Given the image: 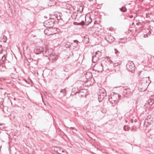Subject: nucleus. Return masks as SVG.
<instances>
[{
  "label": "nucleus",
  "mask_w": 154,
  "mask_h": 154,
  "mask_svg": "<svg viewBox=\"0 0 154 154\" xmlns=\"http://www.w3.org/2000/svg\"><path fill=\"white\" fill-rule=\"evenodd\" d=\"M119 99V94L115 93L111 94L109 98V100L112 103H116L117 101Z\"/></svg>",
  "instance_id": "1"
},
{
  "label": "nucleus",
  "mask_w": 154,
  "mask_h": 154,
  "mask_svg": "<svg viewBox=\"0 0 154 154\" xmlns=\"http://www.w3.org/2000/svg\"><path fill=\"white\" fill-rule=\"evenodd\" d=\"M126 67L127 69L129 71L133 72L134 70L135 67L133 62L129 61L127 63Z\"/></svg>",
  "instance_id": "2"
},
{
  "label": "nucleus",
  "mask_w": 154,
  "mask_h": 154,
  "mask_svg": "<svg viewBox=\"0 0 154 154\" xmlns=\"http://www.w3.org/2000/svg\"><path fill=\"white\" fill-rule=\"evenodd\" d=\"M101 52L98 51L95 52V55L92 57V61L93 63H95L99 59L101 58Z\"/></svg>",
  "instance_id": "3"
},
{
  "label": "nucleus",
  "mask_w": 154,
  "mask_h": 154,
  "mask_svg": "<svg viewBox=\"0 0 154 154\" xmlns=\"http://www.w3.org/2000/svg\"><path fill=\"white\" fill-rule=\"evenodd\" d=\"M132 92L129 88H124L122 93L124 97H129L132 94Z\"/></svg>",
  "instance_id": "4"
},
{
  "label": "nucleus",
  "mask_w": 154,
  "mask_h": 154,
  "mask_svg": "<svg viewBox=\"0 0 154 154\" xmlns=\"http://www.w3.org/2000/svg\"><path fill=\"white\" fill-rule=\"evenodd\" d=\"M54 21L53 20H49L45 21V26L47 27L51 28L54 25Z\"/></svg>",
  "instance_id": "5"
},
{
  "label": "nucleus",
  "mask_w": 154,
  "mask_h": 154,
  "mask_svg": "<svg viewBox=\"0 0 154 154\" xmlns=\"http://www.w3.org/2000/svg\"><path fill=\"white\" fill-rule=\"evenodd\" d=\"M44 51V48L41 47L37 46L35 47L34 50V52L36 54L43 53Z\"/></svg>",
  "instance_id": "6"
},
{
  "label": "nucleus",
  "mask_w": 154,
  "mask_h": 154,
  "mask_svg": "<svg viewBox=\"0 0 154 154\" xmlns=\"http://www.w3.org/2000/svg\"><path fill=\"white\" fill-rule=\"evenodd\" d=\"M48 58L50 60V62H53L57 60V56L55 53L52 52L50 56L48 57Z\"/></svg>",
  "instance_id": "7"
},
{
  "label": "nucleus",
  "mask_w": 154,
  "mask_h": 154,
  "mask_svg": "<svg viewBox=\"0 0 154 154\" xmlns=\"http://www.w3.org/2000/svg\"><path fill=\"white\" fill-rule=\"evenodd\" d=\"M52 53V50L51 49H44V51L43 52V54L44 56L48 57Z\"/></svg>",
  "instance_id": "8"
},
{
  "label": "nucleus",
  "mask_w": 154,
  "mask_h": 154,
  "mask_svg": "<svg viewBox=\"0 0 154 154\" xmlns=\"http://www.w3.org/2000/svg\"><path fill=\"white\" fill-rule=\"evenodd\" d=\"M79 42L77 40H74L73 43L69 44V47L74 49L78 46Z\"/></svg>",
  "instance_id": "9"
},
{
  "label": "nucleus",
  "mask_w": 154,
  "mask_h": 154,
  "mask_svg": "<svg viewBox=\"0 0 154 154\" xmlns=\"http://www.w3.org/2000/svg\"><path fill=\"white\" fill-rule=\"evenodd\" d=\"M86 90L85 89H83L79 90L78 93L79 94V96L80 97H83L86 96Z\"/></svg>",
  "instance_id": "10"
},
{
  "label": "nucleus",
  "mask_w": 154,
  "mask_h": 154,
  "mask_svg": "<svg viewBox=\"0 0 154 154\" xmlns=\"http://www.w3.org/2000/svg\"><path fill=\"white\" fill-rule=\"evenodd\" d=\"M95 66L98 72H102L103 70V66L102 63L96 64Z\"/></svg>",
  "instance_id": "11"
},
{
  "label": "nucleus",
  "mask_w": 154,
  "mask_h": 154,
  "mask_svg": "<svg viewBox=\"0 0 154 154\" xmlns=\"http://www.w3.org/2000/svg\"><path fill=\"white\" fill-rule=\"evenodd\" d=\"M152 122V121L151 118H149V119L147 118L145 119L144 123L145 125H146V124H149L151 125Z\"/></svg>",
  "instance_id": "12"
},
{
  "label": "nucleus",
  "mask_w": 154,
  "mask_h": 154,
  "mask_svg": "<svg viewBox=\"0 0 154 154\" xmlns=\"http://www.w3.org/2000/svg\"><path fill=\"white\" fill-rule=\"evenodd\" d=\"M103 91H104L103 90ZM101 93L102 94L100 91L98 94L100 95V98L103 99L106 96V93L104 91H101Z\"/></svg>",
  "instance_id": "13"
},
{
  "label": "nucleus",
  "mask_w": 154,
  "mask_h": 154,
  "mask_svg": "<svg viewBox=\"0 0 154 154\" xmlns=\"http://www.w3.org/2000/svg\"><path fill=\"white\" fill-rule=\"evenodd\" d=\"M154 103V100L152 99H149L147 101V103L149 106H152Z\"/></svg>",
  "instance_id": "14"
},
{
  "label": "nucleus",
  "mask_w": 154,
  "mask_h": 154,
  "mask_svg": "<svg viewBox=\"0 0 154 154\" xmlns=\"http://www.w3.org/2000/svg\"><path fill=\"white\" fill-rule=\"evenodd\" d=\"M75 90L76 89L75 88H72V92L71 94V95H73L75 94L78 93L79 90H78V89H77V91H76Z\"/></svg>",
  "instance_id": "15"
},
{
  "label": "nucleus",
  "mask_w": 154,
  "mask_h": 154,
  "mask_svg": "<svg viewBox=\"0 0 154 154\" xmlns=\"http://www.w3.org/2000/svg\"><path fill=\"white\" fill-rule=\"evenodd\" d=\"M108 39L107 40V41L109 42L114 41L115 40L114 38L111 35L109 36Z\"/></svg>",
  "instance_id": "16"
},
{
  "label": "nucleus",
  "mask_w": 154,
  "mask_h": 154,
  "mask_svg": "<svg viewBox=\"0 0 154 154\" xmlns=\"http://www.w3.org/2000/svg\"><path fill=\"white\" fill-rule=\"evenodd\" d=\"M58 153L60 154H65V151L63 150V149H59V150H57Z\"/></svg>",
  "instance_id": "17"
},
{
  "label": "nucleus",
  "mask_w": 154,
  "mask_h": 154,
  "mask_svg": "<svg viewBox=\"0 0 154 154\" xmlns=\"http://www.w3.org/2000/svg\"><path fill=\"white\" fill-rule=\"evenodd\" d=\"M137 128L135 126H133L131 128V130L132 131H136L137 130Z\"/></svg>",
  "instance_id": "18"
},
{
  "label": "nucleus",
  "mask_w": 154,
  "mask_h": 154,
  "mask_svg": "<svg viewBox=\"0 0 154 154\" xmlns=\"http://www.w3.org/2000/svg\"><path fill=\"white\" fill-rule=\"evenodd\" d=\"M77 14L76 13H73L72 15V19H75L76 17Z\"/></svg>",
  "instance_id": "19"
},
{
  "label": "nucleus",
  "mask_w": 154,
  "mask_h": 154,
  "mask_svg": "<svg viewBox=\"0 0 154 154\" xmlns=\"http://www.w3.org/2000/svg\"><path fill=\"white\" fill-rule=\"evenodd\" d=\"M124 130L125 131H128L130 129V128L128 127H127L126 125H125L124 127Z\"/></svg>",
  "instance_id": "20"
},
{
  "label": "nucleus",
  "mask_w": 154,
  "mask_h": 154,
  "mask_svg": "<svg viewBox=\"0 0 154 154\" xmlns=\"http://www.w3.org/2000/svg\"><path fill=\"white\" fill-rule=\"evenodd\" d=\"M66 90L65 88L64 89H62L60 91V92L62 93L63 95H64V94H66Z\"/></svg>",
  "instance_id": "21"
},
{
  "label": "nucleus",
  "mask_w": 154,
  "mask_h": 154,
  "mask_svg": "<svg viewBox=\"0 0 154 154\" xmlns=\"http://www.w3.org/2000/svg\"><path fill=\"white\" fill-rule=\"evenodd\" d=\"M124 8L123 7H122V8H120V10L122 12H125L127 11V9L126 8H125V10H123V9Z\"/></svg>",
  "instance_id": "22"
},
{
  "label": "nucleus",
  "mask_w": 154,
  "mask_h": 154,
  "mask_svg": "<svg viewBox=\"0 0 154 154\" xmlns=\"http://www.w3.org/2000/svg\"><path fill=\"white\" fill-rule=\"evenodd\" d=\"M88 75H89V77L90 78L92 76V75L91 73L90 72H87L86 74V77H87V76Z\"/></svg>",
  "instance_id": "23"
},
{
  "label": "nucleus",
  "mask_w": 154,
  "mask_h": 154,
  "mask_svg": "<svg viewBox=\"0 0 154 154\" xmlns=\"http://www.w3.org/2000/svg\"><path fill=\"white\" fill-rule=\"evenodd\" d=\"M84 24V21H82L81 22L79 23H78V25H83Z\"/></svg>",
  "instance_id": "24"
},
{
  "label": "nucleus",
  "mask_w": 154,
  "mask_h": 154,
  "mask_svg": "<svg viewBox=\"0 0 154 154\" xmlns=\"http://www.w3.org/2000/svg\"><path fill=\"white\" fill-rule=\"evenodd\" d=\"M3 52L2 48V46L0 45V54L2 53Z\"/></svg>",
  "instance_id": "25"
},
{
  "label": "nucleus",
  "mask_w": 154,
  "mask_h": 154,
  "mask_svg": "<svg viewBox=\"0 0 154 154\" xmlns=\"http://www.w3.org/2000/svg\"><path fill=\"white\" fill-rule=\"evenodd\" d=\"M6 58V56L5 55H3L2 57V60L3 61L4 60H5V58Z\"/></svg>",
  "instance_id": "26"
},
{
  "label": "nucleus",
  "mask_w": 154,
  "mask_h": 154,
  "mask_svg": "<svg viewBox=\"0 0 154 154\" xmlns=\"http://www.w3.org/2000/svg\"><path fill=\"white\" fill-rule=\"evenodd\" d=\"M47 31H48V30H47L45 29L44 30V32L45 33L46 35H49V34H47Z\"/></svg>",
  "instance_id": "27"
},
{
  "label": "nucleus",
  "mask_w": 154,
  "mask_h": 154,
  "mask_svg": "<svg viewBox=\"0 0 154 154\" xmlns=\"http://www.w3.org/2000/svg\"><path fill=\"white\" fill-rule=\"evenodd\" d=\"M114 51H115V53L116 54H117V53L119 52V51L116 49H115Z\"/></svg>",
  "instance_id": "28"
},
{
  "label": "nucleus",
  "mask_w": 154,
  "mask_h": 154,
  "mask_svg": "<svg viewBox=\"0 0 154 154\" xmlns=\"http://www.w3.org/2000/svg\"><path fill=\"white\" fill-rule=\"evenodd\" d=\"M81 9L83 11V8L82 7V6H80V9Z\"/></svg>",
  "instance_id": "29"
},
{
  "label": "nucleus",
  "mask_w": 154,
  "mask_h": 154,
  "mask_svg": "<svg viewBox=\"0 0 154 154\" xmlns=\"http://www.w3.org/2000/svg\"><path fill=\"white\" fill-rule=\"evenodd\" d=\"M134 121V119H131V123H133V122Z\"/></svg>",
  "instance_id": "30"
},
{
  "label": "nucleus",
  "mask_w": 154,
  "mask_h": 154,
  "mask_svg": "<svg viewBox=\"0 0 154 154\" xmlns=\"http://www.w3.org/2000/svg\"><path fill=\"white\" fill-rule=\"evenodd\" d=\"M148 34L149 35H150L151 34V32L149 30Z\"/></svg>",
  "instance_id": "31"
},
{
  "label": "nucleus",
  "mask_w": 154,
  "mask_h": 154,
  "mask_svg": "<svg viewBox=\"0 0 154 154\" xmlns=\"http://www.w3.org/2000/svg\"><path fill=\"white\" fill-rule=\"evenodd\" d=\"M134 122H137V120L136 119H135L134 120Z\"/></svg>",
  "instance_id": "32"
},
{
  "label": "nucleus",
  "mask_w": 154,
  "mask_h": 154,
  "mask_svg": "<svg viewBox=\"0 0 154 154\" xmlns=\"http://www.w3.org/2000/svg\"><path fill=\"white\" fill-rule=\"evenodd\" d=\"M146 87H145L144 89H143V91H145L146 89Z\"/></svg>",
  "instance_id": "33"
},
{
  "label": "nucleus",
  "mask_w": 154,
  "mask_h": 154,
  "mask_svg": "<svg viewBox=\"0 0 154 154\" xmlns=\"http://www.w3.org/2000/svg\"><path fill=\"white\" fill-rule=\"evenodd\" d=\"M133 17V16L132 15V16H131L130 17V18H132Z\"/></svg>",
  "instance_id": "34"
},
{
  "label": "nucleus",
  "mask_w": 154,
  "mask_h": 154,
  "mask_svg": "<svg viewBox=\"0 0 154 154\" xmlns=\"http://www.w3.org/2000/svg\"><path fill=\"white\" fill-rule=\"evenodd\" d=\"M4 125V124H0V125Z\"/></svg>",
  "instance_id": "35"
},
{
  "label": "nucleus",
  "mask_w": 154,
  "mask_h": 154,
  "mask_svg": "<svg viewBox=\"0 0 154 154\" xmlns=\"http://www.w3.org/2000/svg\"><path fill=\"white\" fill-rule=\"evenodd\" d=\"M134 23H132V25H134Z\"/></svg>",
  "instance_id": "36"
},
{
  "label": "nucleus",
  "mask_w": 154,
  "mask_h": 154,
  "mask_svg": "<svg viewBox=\"0 0 154 154\" xmlns=\"http://www.w3.org/2000/svg\"><path fill=\"white\" fill-rule=\"evenodd\" d=\"M125 8L124 7V8H123V10H125Z\"/></svg>",
  "instance_id": "37"
},
{
  "label": "nucleus",
  "mask_w": 154,
  "mask_h": 154,
  "mask_svg": "<svg viewBox=\"0 0 154 154\" xmlns=\"http://www.w3.org/2000/svg\"><path fill=\"white\" fill-rule=\"evenodd\" d=\"M122 43H125V42H122Z\"/></svg>",
  "instance_id": "38"
},
{
  "label": "nucleus",
  "mask_w": 154,
  "mask_h": 154,
  "mask_svg": "<svg viewBox=\"0 0 154 154\" xmlns=\"http://www.w3.org/2000/svg\"><path fill=\"white\" fill-rule=\"evenodd\" d=\"M14 100H16V98H14Z\"/></svg>",
  "instance_id": "39"
},
{
  "label": "nucleus",
  "mask_w": 154,
  "mask_h": 154,
  "mask_svg": "<svg viewBox=\"0 0 154 154\" xmlns=\"http://www.w3.org/2000/svg\"><path fill=\"white\" fill-rule=\"evenodd\" d=\"M144 37H146V36H145V35H144Z\"/></svg>",
  "instance_id": "40"
},
{
  "label": "nucleus",
  "mask_w": 154,
  "mask_h": 154,
  "mask_svg": "<svg viewBox=\"0 0 154 154\" xmlns=\"http://www.w3.org/2000/svg\"><path fill=\"white\" fill-rule=\"evenodd\" d=\"M144 37H146V36H145V35H144Z\"/></svg>",
  "instance_id": "41"
},
{
  "label": "nucleus",
  "mask_w": 154,
  "mask_h": 154,
  "mask_svg": "<svg viewBox=\"0 0 154 154\" xmlns=\"http://www.w3.org/2000/svg\"><path fill=\"white\" fill-rule=\"evenodd\" d=\"M144 37H146V36H145V35H144Z\"/></svg>",
  "instance_id": "42"
},
{
  "label": "nucleus",
  "mask_w": 154,
  "mask_h": 154,
  "mask_svg": "<svg viewBox=\"0 0 154 154\" xmlns=\"http://www.w3.org/2000/svg\"><path fill=\"white\" fill-rule=\"evenodd\" d=\"M144 37H146V36H145V35H144Z\"/></svg>",
  "instance_id": "43"
},
{
  "label": "nucleus",
  "mask_w": 154,
  "mask_h": 154,
  "mask_svg": "<svg viewBox=\"0 0 154 154\" xmlns=\"http://www.w3.org/2000/svg\"><path fill=\"white\" fill-rule=\"evenodd\" d=\"M153 140H154V139H153Z\"/></svg>",
  "instance_id": "44"
}]
</instances>
